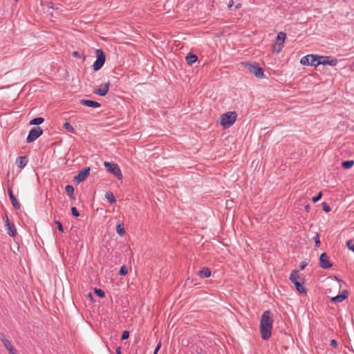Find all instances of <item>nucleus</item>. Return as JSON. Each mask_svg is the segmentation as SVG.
<instances>
[{
    "label": "nucleus",
    "instance_id": "nucleus-19",
    "mask_svg": "<svg viewBox=\"0 0 354 354\" xmlns=\"http://www.w3.org/2000/svg\"><path fill=\"white\" fill-rule=\"evenodd\" d=\"M211 270L209 268L204 267L198 272V275L201 278H207L211 276Z\"/></svg>",
    "mask_w": 354,
    "mask_h": 354
},
{
    "label": "nucleus",
    "instance_id": "nucleus-27",
    "mask_svg": "<svg viewBox=\"0 0 354 354\" xmlns=\"http://www.w3.org/2000/svg\"><path fill=\"white\" fill-rule=\"evenodd\" d=\"M63 127L70 133H76L75 129L69 122H64L63 124Z\"/></svg>",
    "mask_w": 354,
    "mask_h": 354
},
{
    "label": "nucleus",
    "instance_id": "nucleus-33",
    "mask_svg": "<svg viewBox=\"0 0 354 354\" xmlns=\"http://www.w3.org/2000/svg\"><path fill=\"white\" fill-rule=\"evenodd\" d=\"M71 214L74 217H78L80 216V213L75 207H71Z\"/></svg>",
    "mask_w": 354,
    "mask_h": 354
},
{
    "label": "nucleus",
    "instance_id": "nucleus-46",
    "mask_svg": "<svg viewBox=\"0 0 354 354\" xmlns=\"http://www.w3.org/2000/svg\"><path fill=\"white\" fill-rule=\"evenodd\" d=\"M115 352H116V354H121V348H120V347L117 348Z\"/></svg>",
    "mask_w": 354,
    "mask_h": 354
},
{
    "label": "nucleus",
    "instance_id": "nucleus-50",
    "mask_svg": "<svg viewBox=\"0 0 354 354\" xmlns=\"http://www.w3.org/2000/svg\"><path fill=\"white\" fill-rule=\"evenodd\" d=\"M88 296H89L91 298H92V295H91V293H89Z\"/></svg>",
    "mask_w": 354,
    "mask_h": 354
},
{
    "label": "nucleus",
    "instance_id": "nucleus-32",
    "mask_svg": "<svg viewBox=\"0 0 354 354\" xmlns=\"http://www.w3.org/2000/svg\"><path fill=\"white\" fill-rule=\"evenodd\" d=\"M322 196V192H319L317 196L313 197V198H312L313 202L315 203L318 202L321 199Z\"/></svg>",
    "mask_w": 354,
    "mask_h": 354
},
{
    "label": "nucleus",
    "instance_id": "nucleus-41",
    "mask_svg": "<svg viewBox=\"0 0 354 354\" xmlns=\"http://www.w3.org/2000/svg\"><path fill=\"white\" fill-rule=\"evenodd\" d=\"M73 57H82V55L80 54L78 51H74L72 54Z\"/></svg>",
    "mask_w": 354,
    "mask_h": 354
},
{
    "label": "nucleus",
    "instance_id": "nucleus-36",
    "mask_svg": "<svg viewBox=\"0 0 354 354\" xmlns=\"http://www.w3.org/2000/svg\"><path fill=\"white\" fill-rule=\"evenodd\" d=\"M129 337V332L127 330L123 331L122 336H121V339L123 341V340L127 339Z\"/></svg>",
    "mask_w": 354,
    "mask_h": 354
},
{
    "label": "nucleus",
    "instance_id": "nucleus-37",
    "mask_svg": "<svg viewBox=\"0 0 354 354\" xmlns=\"http://www.w3.org/2000/svg\"><path fill=\"white\" fill-rule=\"evenodd\" d=\"M55 223L57 225L58 230L60 232H64V227H63L62 223L59 222V221H55Z\"/></svg>",
    "mask_w": 354,
    "mask_h": 354
},
{
    "label": "nucleus",
    "instance_id": "nucleus-11",
    "mask_svg": "<svg viewBox=\"0 0 354 354\" xmlns=\"http://www.w3.org/2000/svg\"><path fill=\"white\" fill-rule=\"evenodd\" d=\"M90 171L91 168L89 167H85L74 177V180L77 181L78 183L85 180L88 176Z\"/></svg>",
    "mask_w": 354,
    "mask_h": 354
},
{
    "label": "nucleus",
    "instance_id": "nucleus-38",
    "mask_svg": "<svg viewBox=\"0 0 354 354\" xmlns=\"http://www.w3.org/2000/svg\"><path fill=\"white\" fill-rule=\"evenodd\" d=\"M330 346H331L333 348H337L338 346V343L335 339L330 340Z\"/></svg>",
    "mask_w": 354,
    "mask_h": 354
},
{
    "label": "nucleus",
    "instance_id": "nucleus-3",
    "mask_svg": "<svg viewBox=\"0 0 354 354\" xmlns=\"http://www.w3.org/2000/svg\"><path fill=\"white\" fill-rule=\"evenodd\" d=\"M243 66L246 68L248 71H250L251 73L254 74L256 77L257 78H262L264 76V71L263 68L259 66V64L257 62H241V63Z\"/></svg>",
    "mask_w": 354,
    "mask_h": 354
},
{
    "label": "nucleus",
    "instance_id": "nucleus-39",
    "mask_svg": "<svg viewBox=\"0 0 354 354\" xmlns=\"http://www.w3.org/2000/svg\"><path fill=\"white\" fill-rule=\"evenodd\" d=\"M161 347V342H160L157 345H156V347L155 348V350L153 351V354H158V351L160 350Z\"/></svg>",
    "mask_w": 354,
    "mask_h": 354
},
{
    "label": "nucleus",
    "instance_id": "nucleus-16",
    "mask_svg": "<svg viewBox=\"0 0 354 354\" xmlns=\"http://www.w3.org/2000/svg\"><path fill=\"white\" fill-rule=\"evenodd\" d=\"M348 296V292L346 290H344L342 292L335 297L330 299V301L334 303L342 302L345 300Z\"/></svg>",
    "mask_w": 354,
    "mask_h": 354
},
{
    "label": "nucleus",
    "instance_id": "nucleus-48",
    "mask_svg": "<svg viewBox=\"0 0 354 354\" xmlns=\"http://www.w3.org/2000/svg\"><path fill=\"white\" fill-rule=\"evenodd\" d=\"M189 278H187V279H186V281H185V283H186V284H188V281H189Z\"/></svg>",
    "mask_w": 354,
    "mask_h": 354
},
{
    "label": "nucleus",
    "instance_id": "nucleus-25",
    "mask_svg": "<svg viewBox=\"0 0 354 354\" xmlns=\"http://www.w3.org/2000/svg\"><path fill=\"white\" fill-rule=\"evenodd\" d=\"M116 232L120 236H122L125 234V229L123 225V223H118L116 225Z\"/></svg>",
    "mask_w": 354,
    "mask_h": 354
},
{
    "label": "nucleus",
    "instance_id": "nucleus-6",
    "mask_svg": "<svg viewBox=\"0 0 354 354\" xmlns=\"http://www.w3.org/2000/svg\"><path fill=\"white\" fill-rule=\"evenodd\" d=\"M97 59L95 61L93 68L95 71H99L104 64L106 55L102 49H97L95 51Z\"/></svg>",
    "mask_w": 354,
    "mask_h": 354
},
{
    "label": "nucleus",
    "instance_id": "nucleus-5",
    "mask_svg": "<svg viewBox=\"0 0 354 354\" xmlns=\"http://www.w3.org/2000/svg\"><path fill=\"white\" fill-rule=\"evenodd\" d=\"M286 39V34L283 32H279L275 39L274 44L272 45L274 53H279L283 47V44Z\"/></svg>",
    "mask_w": 354,
    "mask_h": 354
},
{
    "label": "nucleus",
    "instance_id": "nucleus-49",
    "mask_svg": "<svg viewBox=\"0 0 354 354\" xmlns=\"http://www.w3.org/2000/svg\"><path fill=\"white\" fill-rule=\"evenodd\" d=\"M335 279L338 280L339 281H342V280H339L337 277H335Z\"/></svg>",
    "mask_w": 354,
    "mask_h": 354
},
{
    "label": "nucleus",
    "instance_id": "nucleus-44",
    "mask_svg": "<svg viewBox=\"0 0 354 354\" xmlns=\"http://www.w3.org/2000/svg\"><path fill=\"white\" fill-rule=\"evenodd\" d=\"M196 352L198 353V354H202L203 353V349L201 348H198L197 347L196 349Z\"/></svg>",
    "mask_w": 354,
    "mask_h": 354
},
{
    "label": "nucleus",
    "instance_id": "nucleus-4",
    "mask_svg": "<svg viewBox=\"0 0 354 354\" xmlns=\"http://www.w3.org/2000/svg\"><path fill=\"white\" fill-rule=\"evenodd\" d=\"M237 114L235 111H228L221 115V124L224 128H228L236 121Z\"/></svg>",
    "mask_w": 354,
    "mask_h": 354
},
{
    "label": "nucleus",
    "instance_id": "nucleus-24",
    "mask_svg": "<svg viewBox=\"0 0 354 354\" xmlns=\"http://www.w3.org/2000/svg\"><path fill=\"white\" fill-rule=\"evenodd\" d=\"M65 191L67 193V194L71 198H75L74 197V188L71 185H67L65 187Z\"/></svg>",
    "mask_w": 354,
    "mask_h": 354
},
{
    "label": "nucleus",
    "instance_id": "nucleus-40",
    "mask_svg": "<svg viewBox=\"0 0 354 354\" xmlns=\"http://www.w3.org/2000/svg\"><path fill=\"white\" fill-rule=\"evenodd\" d=\"M0 340L2 342V343L4 344L5 341H9L7 339L4 335L3 333H0Z\"/></svg>",
    "mask_w": 354,
    "mask_h": 354
},
{
    "label": "nucleus",
    "instance_id": "nucleus-30",
    "mask_svg": "<svg viewBox=\"0 0 354 354\" xmlns=\"http://www.w3.org/2000/svg\"><path fill=\"white\" fill-rule=\"evenodd\" d=\"M128 270L125 265H123L121 266L120 270H119V274L121 276H124L127 274Z\"/></svg>",
    "mask_w": 354,
    "mask_h": 354
},
{
    "label": "nucleus",
    "instance_id": "nucleus-20",
    "mask_svg": "<svg viewBox=\"0 0 354 354\" xmlns=\"http://www.w3.org/2000/svg\"><path fill=\"white\" fill-rule=\"evenodd\" d=\"M185 60L188 65L192 66L198 60V57L192 53H189L186 57Z\"/></svg>",
    "mask_w": 354,
    "mask_h": 354
},
{
    "label": "nucleus",
    "instance_id": "nucleus-28",
    "mask_svg": "<svg viewBox=\"0 0 354 354\" xmlns=\"http://www.w3.org/2000/svg\"><path fill=\"white\" fill-rule=\"evenodd\" d=\"M354 165V160H345L342 162V167L344 169H350Z\"/></svg>",
    "mask_w": 354,
    "mask_h": 354
},
{
    "label": "nucleus",
    "instance_id": "nucleus-21",
    "mask_svg": "<svg viewBox=\"0 0 354 354\" xmlns=\"http://www.w3.org/2000/svg\"><path fill=\"white\" fill-rule=\"evenodd\" d=\"M28 162L26 156H20L17 159L16 163L19 168H24Z\"/></svg>",
    "mask_w": 354,
    "mask_h": 354
},
{
    "label": "nucleus",
    "instance_id": "nucleus-51",
    "mask_svg": "<svg viewBox=\"0 0 354 354\" xmlns=\"http://www.w3.org/2000/svg\"><path fill=\"white\" fill-rule=\"evenodd\" d=\"M15 1H18V0H15Z\"/></svg>",
    "mask_w": 354,
    "mask_h": 354
},
{
    "label": "nucleus",
    "instance_id": "nucleus-31",
    "mask_svg": "<svg viewBox=\"0 0 354 354\" xmlns=\"http://www.w3.org/2000/svg\"><path fill=\"white\" fill-rule=\"evenodd\" d=\"M347 248L354 252V243L353 240L350 239L346 241Z\"/></svg>",
    "mask_w": 354,
    "mask_h": 354
},
{
    "label": "nucleus",
    "instance_id": "nucleus-23",
    "mask_svg": "<svg viewBox=\"0 0 354 354\" xmlns=\"http://www.w3.org/2000/svg\"><path fill=\"white\" fill-rule=\"evenodd\" d=\"M105 197L111 204H113L116 202V199L111 192H107L105 194Z\"/></svg>",
    "mask_w": 354,
    "mask_h": 354
},
{
    "label": "nucleus",
    "instance_id": "nucleus-12",
    "mask_svg": "<svg viewBox=\"0 0 354 354\" xmlns=\"http://www.w3.org/2000/svg\"><path fill=\"white\" fill-rule=\"evenodd\" d=\"M110 85L111 82L109 81L102 84L99 86V88L93 90V93L100 96H105L109 92Z\"/></svg>",
    "mask_w": 354,
    "mask_h": 354
},
{
    "label": "nucleus",
    "instance_id": "nucleus-42",
    "mask_svg": "<svg viewBox=\"0 0 354 354\" xmlns=\"http://www.w3.org/2000/svg\"><path fill=\"white\" fill-rule=\"evenodd\" d=\"M306 266H307V263L305 261L301 262L300 266H299L301 270H304Z\"/></svg>",
    "mask_w": 354,
    "mask_h": 354
},
{
    "label": "nucleus",
    "instance_id": "nucleus-34",
    "mask_svg": "<svg viewBox=\"0 0 354 354\" xmlns=\"http://www.w3.org/2000/svg\"><path fill=\"white\" fill-rule=\"evenodd\" d=\"M322 205L323 210L324 212H329L331 210L330 206L326 203H325V202L322 203Z\"/></svg>",
    "mask_w": 354,
    "mask_h": 354
},
{
    "label": "nucleus",
    "instance_id": "nucleus-7",
    "mask_svg": "<svg viewBox=\"0 0 354 354\" xmlns=\"http://www.w3.org/2000/svg\"><path fill=\"white\" fill-rule=\"evenodd\" d=\"M104 166L109 173L113 174L118 180L122 179V174L119 166L116 163L104 162Z\"/></svg>",
    "mask_w": 354,
    "mask_h": 354
},
{
    "label": "nucleus",
    "instance_id": "nucleus-18",
    "mask_svg": "<svg viewBox=\"0 0 354 354\" xmlns=\"http://www.w3.org/2000/svg\"><path fill=\"white\" fill-rule=\"evenodd\" d=\"M80 103L82 105L86 106L91 107V108H99L101 106V104L99 102H97L96 101L91 100L82 99L80 100Z\"/></svg>",
    "mask_w": 354,
    "mask_h": 354
},
{
    "label": "nucleus",
    "instance_id": "nucleus-10",
    "mask_svg": "<svg viewBox=\"0 0 354 354\" xmlns=\"http://www.w3.org/2000/svg\"><path fill=\"white\" fill-rule=\"evenodd\" d=\"M317 63L319 64V65H330L333 66L337 64V59L330 56L319 55V61Z\"/></svg>",
    "mask_w": 354,
    "mask_h": 354
},
{
    "label": "nucleus",
    "instance_id": "nucleus-26",
    "mask_svg": "<svg viewBox=\"0 0 354 354\" xmlns=\"http://www.w3.org/2000/svg\"><path fill=\"white\" fill-rule=\"evenodd\" d=\"M44 121V119L41 117H37L35 118L32 120H31L29 122L30 125H39L41 123H43Z\"/></svg>",
    "mask_w": 354,
    "mask_h": 354
},
{
    "label": "nucleus",
    "instance_id": "nucleus-17",
    "mask_svg": "<svg viewBox=\"0 0 354 354\" xmlns=\"http://www.w3.org/2000/svg\"><path fill=\"white\" fill-rule=\"evenodd\" d=\"M348 296V292L346 290H344L342 292L335 297L330 299V301L334 303L342 302L345 300Z\"/></svg>",
    "mask_w": 354,
    "mask_h": 354
},
{
    "label": "nucleus",
    "instance_id": "nucleus-2",
    "mask_svg": "<svg viewBox=\"0 0 354 354\" xmlns=\"http://www.w3.org/2000/svg\"><path fill=\"white\" fill-rule=\"evenodd\" d=\"M289 279L295 285L296 290L301 294H306V289L303 284L304 283V277L299 274L297 270H293L290 275Z\"/></svg>",
    "mask_w": 354,
    "mask_h": 354
},
{
    "label": "nucleus",
    "instance_id": "nucleus-29",
    "mask_svg": "<svg viewBox=\"0 0 354 354\" xmlns=\"http://www.w3.org/2000/svg\"><path fill=\"white\" fill-rule=\"evenodd\" d=\"M94 293L100 298L105 297L104 292L100 288H94Z\"/></svg>",
    "mask_w": 354,
    "mask_h": 354
},
{
    "label": "nucleus",
    "instance_id": "nucleus-45",
    "mask_svg": "<svg viewBox=\"0 0 354 354\" xmlns=\"http://www.w3.org/2000/svg\"><path fill=\"white\" fill-rule=\"evenodd\" d=\"M304 209L306 212H308L310 209V205H305Z\"/></svg>",
    "mask_w": 354,
    "mask_h": 354
},
{
    "label": "nucleus",
    "instance_id": "nucleus-14",
    "mask_svg": "<svg viewBox=\"0 0 354 354\" xmlns=\"http://www.w3.org/2000/svg\"><path fill=\"white\" fill-rule=\"evenodd\" d=\"M5 223V227L8 234L12 237H15L17 234V230L15 225L10 222L8 216H6Z\"/></svg>",
    "mask_w": 354,
    "mask_h": 354
},
{
    "label": "nucleus",
    "instance_id": "nucleus-8",
    "mask_svg": "<svg viewBox=\"0 0 354 354\" xmlns=\"http://www.w3.org/2000/svg\"><path fill=\"white\" fill-rule=\"evenodd\" d=\"M43 133V130L40 127H32L27 136L26 142L30 143L37 140Z\"/></svg>",
    "mask_w": 354,
    "mask_h": 354
},
{
    "label": "nucleus",
    "instance_id": "nucleus-22",
    "mask_svg": "<svg viewBox=\"0 0 354 354\" xmlns=\"http://www.w3.org/2000/svg\"><path fill=\"white\" fill-rule=\"evenodd\" d=\"M4 342V346L6 348V349L8 351L10 354H17L16 350L12 345L11 342L10 341H5Z\"/></svg>",
    "mask_w": 354,
    "mask_h": 354
},
{
    "label": "nucleus",
    "instance_id": "nucleus-35",
    "mask_svg": "<svg viewBox=\"0 0 354 354\" xmlns=\"http://www.w3.org/2000/svg\"><path fill=\"white\" fill-rule=\"evenodd\" d=\"M315 247L319 248L320 246L319 235L317 234L314 237Z\"/></svg>",
    "mask_w": 354,
    "mask_h": 354
},
{
    "label": "nucleus",
    "instance_id": "nucleus-13",
    "mask_svg": "<svg viewBox=\"0 0 354 354\" xmlns=\"http://www.w3.org/2000/svg\"><path fill=\"white\" fill-rule=\"evenodd\" d=\"M319 266L323 269H329L333 266L330 262L329 257L326 252L322 253L319 257Z\"/></svg>",
    "mask_w": 354,
    "mask_h": 354
},
{
    "label": "nucleus",
    "instance_id": "nucleus-15",
    "mask_svg": "<svg viewBox=\"0 0 354 354\" xmlns=\"http://www.w3.org/2000/svg\"><path fill=\"white\" fill-rule=\"evenodd\" d=\"M8 193L9 198L11 201L12 205L14 207V208L16 209H19L21 207V205H20L19 202L17 201V199L16 198L15 196L14 195L12 190V187L8 188Z\"/></svg>",
    "mask_w": 354,
    "mask_h": 354
},
{
    "label": "nucleus",
    "instance_id": "nucleus-47",
    "mask_svg": "<svg viewBox=\"0 0 354 354\" xmlns=\"http://www.w3.org/2000/svg\"><path fill=\"white\" fill-rule=\"evenodd\" d=\"M241 6H242L241 3H238V4H236V5L235 6V8H236V9H239V8H241Z\"/></svg>",
    "mask_w": 354,
    "mask_h": 354
},
{
    "label": "nucleus",
    "instance_id": "nucleus-1",
    "mask_svg": "<svg viewBox=\"0 0 354 354\" xmlns=\"http://www.w3.org/2000/svg\"><path fill=\"white\" fill-rule=\"evenodd\" d=\"M272 325V313L270 310H266L260 320V333L263 340H268L271 337Z\"/></svg>",
    "mask_w": 354,
    "mask_h": 354
},
{
    "label": "nucleus",
    "instance_id": "nucleus-9",
    "mask_svg": "<svg viewBox=\"0 0 354 354\" xmlns=\"http://www.w3.org/2000/svg\"><path fill=\"white\" fill-rule=\"evenodd\" d=\"M319 61V55H308L303 57L300 63L303 65H308V66H317L319 64L317 62Z\"/></svg>",
    "mask_w": 354,
    "mask_h": 354
},
{
    "label": "nucleus",
    "instance_id": "nucleus-43",
    "mask_svg": "<svg viewBox=\"0 0 354 354\" xmlns=\"http://www.w3.org/2000/svg\"><path fill=\"white\" fill-rule=\"evenodd\" d=\"M234 5V1L233 0H230L227 4V7L229 8H232Z\"/></svg>",
    "mask_w": 354,
    "mask_h": 354
}]
</instances>
